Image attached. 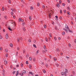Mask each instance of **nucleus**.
Here are the masks:
<instances>
[{"label":"nucleus","instance_id":"f257e3e1","mask_svg":"<svg viewBox=\"0 0 76 76\" xmlns=\"http://www.w3.org/2000/svg\"><path fill=\"white\" fill-rule=\"evenodd\" d=\"M65 71L64 72L65 76H67V75H66V73H68V71H67V69H65Z\"/></svg>","mask_w":76,"mask_h":76},{"label":"nucleus","instance_id":"f03ea898","mask_svg":"<svg viewBox=\"0 0 76 76\" xmlns=\"http://www.w3.org/2000/svg\"><path fill=\"white\" fill-rule=\"evenodd\" d=\"M8 38H9V36H8V33H7L5 35V38H6V39H8Z\"/></svg>","mask_w":76,"mask_h":76},{"label":"nucleus","instance_id":"7ed1b4c3","mask_svg":"<svg viewBox=\"0 0 76 76\" xmlns=\"http://www.w3.org/2000/svg\"><path fill=\"white\" fill-rule=\"evenodd\" d=\"M42 52H43V53H47V50H43L42 51Z\"/></svg>","mask_w":76,"mask_h":76},{"label":"nucleus","instance_id":"20e7f679","mask_svg":"<svg viewBox=\"0 0 76 76\" xmlns=\"http://www.w3.org/2000/svg\"><path fill=\"white\" fill-rule=\"evenodd\" d=\"M43 48H44V50H47V48H46V46L45 45H44Z\"/></svg>","mask_w":76,"mask_h":76},{"label":"nucleus","instance_id":"39448f33","mask_svg":"<svg viewBox=\"0 0 76 76\" xmlns=\"http://www.w3.org/2000/svg\"><path fill=\"white\" fill-rule=\"evenodd\" d=\"M11 10H12V11H13V12H16V10H15V9H13L12 8L11 9Z\"/></svg>","mask_w":76,"mask_h":76},{"label":"nucleus","instance_id":"423d86ee","mask_svg":"<svg viewBox=\"0 0 76 76\" xmlns=\"http://www.w3.org/2000/svg\"><path fill=\"white\" fill-rule=\"evenodd\" d=\"M56 6L57 7H58L59 8L60 7V4H59V3H58L57 4H56Z\"/></svg>","mask_w":76,"mask_h":76},{"label":"nucleus","instance_id":"0eeeda50","mask_svg":"<svg viewBox=\"0 0 76 76\" xmlns=\"http://www.w3.org/2000/svg\"><path fill=\"white\" fill-rule=\"evenodd\" d=\"M22 73H26V71L25 70H23L22 72Z\"/></svg>","mask_w":76,"mask_h":76},{"label":"nucleus","instance_id":"6e6552de","mask_svg":"<svg viewBox=\"0 0 76 76\" xmlns=\"http://www.w3.org/2000/svg\"><path fill=\"white\" fill-rule=\"evenodd\" d=\"M65 28L67 29H69V26H67V25H66L65 26Z\"/></svg>","mask_w":76,"mask_h":76},{"label":"nucleus","instance_id":"1a4fd4ad","mask_svg":"<svg viewBox=\"0 0 76 76\" xmlns=\"http://www.w3.org/2000/svg\"><path fill=\"white\" fill-rule=\"evenodd\" d=\"M4 62L5 64H7V61L6 60H5Z\"/></svg>","mask_w":76,"mask_h":76},{"label":"nucleus","instance_id":"9d476101","mask_svg":"<svg viewBox=\"0 0 76 76\" xmlns=\"http://www.w3.org/2000/svg\"><path fill=\"white\" fill-rule=\"evenodd\" d=\"M29 74H31V75H34V74L33 73H32V72H29Z\"/></svg>","mask_w":76,"mask_h":76},{"label":"nucleus","instance_id":"9b49d317","mask_svg":"<svg viewBox=\"0 0 76 76\" xmlns=\"http://www.w3.org/2000/svg\"><path fill=\"white\" fill-rule=\"evenodd\" d=\"M64 29L65 31H66V33H67V32H68L67 30L66 29V28H64Z\"/></svg>","mask_w":76,"mask_h":76},{"label":"nucleus","instance_id":"f8f14e48","mask_svg":"<svg viewBox=\"0 0 76 76\" xmlns=\"http://www.w3.org/2000/svg\"><path fill=\"white\" fill-rule=\"evenodd\" d=\"M62 35H65V32H64V31L62 32Z\"/></svg>","mask_w":76,"mask_h":76},{"label":"nucleus","instance_id":"ddd939ff","mask_svg":"<svg viewBox=\"0 0 76 76\" xmlns=\"http://www.w3.org/2000/svg\"><path fill=\"white\" fill-rule=\"evenodd\" d=\"M10 46L11 47H13V44H10Z\"/></svg>","mask_w":76,"mask_h":76},{"label":"nucleus","instance_id":"4468645a","mask_svg":"<svg viewBox=\"0 0 76 76\" xmlns=\"http://www.w3.org/2000/svg\"><path fill=\"white\" fill-rule=\"evenodd\" d=\"M8 29L10 30V31H12V30L11 29V28H10L9 27H8Z\"/></svg>","mask_w":76,"mask_h":76},{"label":"nucleus","instance_id":"2eb2a0df","mask_svg":"<svg viewBox=\"0 0 76 76\" xmlns=\"http://www.w3.org/2000/svg\"><path fill=\"white\" fill-rule=\"evenodd\" d=\"M45 39L46 41L47 42H48V39H47V37H46Z\"/></svg>","mask_w":76,"mask_h":76},{"label":"nucleus","instance_id":"dca6fc26","mask_svg":"<svg viewBox=\"0 0 76 76\" xmlns=\"http://www.w3.org/2000/svg\"><path fill=\"white\" fill-rule=\"evenodd\" d=\"M19 75H20V76H23V73H20Z\"/></svg>","mask_w":76,"mask_h":76},{"label":"nucleus","instance_id":"f3484780","mask_svg":"<svg viewBox=\"0 0 76 76\" xmlns=\"http://www.w3.org/2000/svg\"><path fill=\"white\" fill-rule=\"evenodd\" d=\"M68 31H69V32H70L71 33L72 32V31H71L70 30V29H68Z\"/></svg>","mask_w":76,"mask_h":76},{"label":"nucleus","instance_id":"a211bd4d","mask_svg":"<svg viewBox=\"0 0 76 76\" xmlns=\"http://www.w3.org/2000/svg\"><path fill=\"white\" fill-rule=\"evenodd\" d=\"M43 72L44 73H46V71H45V70L43 69Z\"/></svg>","mask_w":76,"mask_h":76},{"label":"nucleus","instance_id":"6ab92c4d","mask_svg":"<svg viewBox=\"0 0 76 76\" xmlns=\"http://www.w3.org/2000/svg\"><path fill=\"white\" fill-rule=\"evenodd\" d=\"M2 11H4V7H2Z\"/></svg>","mask_w":76,"mask_h":76},{"label":"nucleus","instance_id":"aec40b11","mask_svg":"<svg viewBox=\"0 0 76 76\" xmlns=\"http://www.w3.org/2000/svg\"><path fill=\"white\" fill-rule=\"evenodd\" d=\"M3 74L5 73V72L4 71V70L3 69L2 70Z\"/></svg>","mask_w":76,"mask_h":76},{"label":"nucleus","instance_id":"412c9836","mask_svg":"<svg viewBox=\"0 0 76 76\" xmlns=\"http://www.w3.org/2000/svg\"><path fill=\"white\" fill-rule=\"evenodd\" d=\"M56 66H57V67H58L59 66V65L57 63L56 64Z\"/></svg>","mask_w":76,"mask_h":76},{"label":"nucleus","instance_id":"4be33fe9","mask_svg":"<svg viewBox=\"0 0 76 76\" xmlns=\"http://www.w3.org/2000/svg\"><path fill=\"white\" fill-rule=\"evenodd\" d=\"M67 10H70V7H68Z\"/></svg>","mask_w":76,"mask_h":76},{"label":"nucleus","instance_id":"5701e85b","mask_svg":"<svg viewBox=\"0 0 76 76\" xmlns=\"http://www.w3.org/2000/svg\"><path fill=\"white\" fill-rule=\"evenodd\" d=\"M11 15H12V16H13V12H11Z\"/></svg>","mask_w":76,"mask_h":76},{"label":"nucleus","instance_id":"b1692460","mask_svg":"<svg viewBox=\"0 0 76 76\" xmlns=\"http://www.w3.org/2000/svg\"><path fill=\"white\" fill-rule=\"evenodd\" d=\"M29 60H30V61H31V60H32V58H31V57H30L29 58Z\"/></svg>","mask_w":76,"mask_h":76},{"label":"nucleus","instance_id":"393cba45","mask_svg":"<svg viewBox=\"0 0 76 76\" xmlns=\"http://www.w3.org/2000/svg\"><path fill=\"white\" fill-rule=\"evenodd\" d=\"M17 75H19V71H18L17 72H16V74Z\"/></svg>","mask_w":76,"mask_h":76},{"label":"nucleus","instance_id":"a878e982","mask_svg":"<svg viewBox=\"0 0 76 76\" xmlns=\"http://www.w3.org/2000/svg\"><path fill=\"white\" fill-rule=\"evenodd\" d=\"M44 28H47V27L46 26V25H44Z\"/></svg>","mask_w":76,"mask_h":76},{"label":"nucleus","instance_id":"bb28decb","mask_svg":"<svg viewBox=\"0 0 76 76\" xmlns=\"http://www.w3.org/2000/svg\"><path fill=\"white\" fill-rule=\"evenodd\" d=\"M3 38V37L1 36H0V39H1Z\"/></svg>","mask_w":76,"mask_h":76},{"label":"nucleus","instance_id":"cd10ccee","mask_svg":"<svg viewBox=\"0 0 76 76\" xmlns=\"http://www.w3.org/2000/svg\"><path fill=\"white\" fill-rule=\"evenodd\" d=\"M60 13H62V10H60Z\"/></svg>","mask_w":76,"mask_h":76},{"label":"nucleus","instance_id":"c85d7f7f","mask_svg":"<svg viewBox=\"0 0 76 76\" xmlns=\"http://www.w3.org/2000/svg\"><path fill=\"white\" fill-rule=\"evenodd\" d=\"M54 61H56V58H54Z\"/></svg>","mask_w":76,"mask_h":76},{"label":"nucleus","instance_id":"c756f323","mask_svg":"<svg viewBox=\"0 0 76 76\" xmlns=\"http://www.w3.org/2000/svg\"><path fill=\"white\" fill-rule=\"evenodd\" d=\"M6 57H8V54H7V53L6 54Z\"/></svg>","mask_w":76,"mask_h":76},{"label":"nucleus","instance_id":"7c9ffc66","mask_svg":"<svg viewBox=\"0 0 76 76\" xmlns=\"http://www.w3.org/2000/svg\"><path fill=\"white\" fill-rule=\"evenodd\" d=\"M19 41H20V39H19V38H18L17 39V41H18V42H19Z\"/></svg>","mask_w":76,"mask_h":76},{"label":"nucleus","instance_id":"2f4dec72","mask_svg":"<svg viewBox=\"0 0 76 76\" xmlns=\"http://www.w3.org/2000/svg\"><path fill=\"white\" fill-rule=\"evenodd\" d=\"M61 75H62V76H64V73H63V72H61Z\"/></svg>","mask_w":76,"mask_h":76},{"label":"nucleus","instance_id":"473e14b6","mask_svg":"<svg viewBox=\"0 0 76 76\" xmlns=\"http://www.w3.org/2000/svg\"><path fill=\"white\" fill-rule=\"evenodd\" d=\"M31 67H32V65H31V64H30L29 65V67L30 69Z\"/></svg>","mask_w":76,"mask_h":76},{"label":"nucleus","instance_id":"72a5a7b5","mask_svg":"<svg viewBox=\"0 0 76 76\" xmlns=\"http://www.w3.org/2000/svg\"><path fill=\"white\" fill-rule=\"evenodd\" d=\"M61 2L62 1L61 0H59V3H60V4H61Z\"/></svg>","mask_w":76,"mask_h":76},{"label":"nucleus","instance_id":"f704fd0d","mask_svg":"<svg viewBox=\"0 0 76 76\" xmlns=\"http://www.w3.org/2000/svg\"><path fill=\"white\" fill-rule=\"evenodd\" d=\"M30 9H31V10H32L33 9H34V8H33V7H30Z\"/></svg>","mask_w":76,"mask_h":76},{"label":"nucleus","instance_id":"c9c22d12","mask_svg":"<svg viewBox=\"0 0 76 76\" xmlns=\"http://www.w3.org/2000/svg\"><path fill=\"white\" fill-rule=\"evenodd\" d=\"M21 19H21V18H19L18 21H19V22H20V21H21Z\"/></svg>","mask_w":76,"mask_h":76},{"label":"nucleus","instance_id":"e433bc0d","mask_svg":"<svg viewBox=\"0 0 76 76\" xmlns=\"http://www.w3.org/2000/svg\"><path fill=\"white\" fill-rule=\"evenodd\" d=\"M20 40H21V41H22V37H20Z\"/></svg>","mask_w":76,"mask_h":76},{"label":"nucleus","instance_id":"4c0bfd02","mask_svg":"<svg viewBox=\"0 0 76 76\" xmlns=\"http://www.w3.org/2000/svg\"><path fill=\"white\" fill-rule=\"evenodd\" d=\"M42 8H43V9L45 8V6L44 5H42Z\"/></svg>","mask_w":76,"mask_h":76},{"label":"nucleus","instance_id":"58836bf2","mask_svg":"<svg viewBox=\"0 0 76 76\" xmlns=\"http://www.w3.org/2000/svg\"><path fill=\"white\" fill-rule=\"evenodd\" d=\"M68 45L69 47H71V45H70V43H69Z\"/></svg>","mask_w":76,"mask_h":76},{"label":"nucleus","instance_id":"ea45409f","mask_svg":"<svg viewBox=\"0 0 76 76\" xmlns=\"http://www.w3.org/2000/svg\"><path fill=\"white\" fill-rule=\"evenodd\" d=\"M5 50L6 51L5 52L6 53L8 52V50H7V49H6V50Z\"/></svg>","mask_w":76,"mask_h":76},{"label":"nucleus","instance_id":"a19ab883","mask_svg":"<svg viewBox=\"0 0 76 76\" xmlns=\"http://www.w3.org/2000/svg\"><path fill=\"white\" fill-rule=\"evenodd\" d=\"M59 50V49H58V48L56 49V51H57V52H58Z\"/></svg>","mask_w":76,"mask_h":76},{"label":"nucleus","instance_id":"79ce46f5","mask_svg":"<svg viewBox=\"0 0 76 76\" xmlns=\"http://www.w3.org/2000/svg\"><path fill=\"white\" fill-rule=\"evenodd\" d=\"M29 19H30V20H31V16H29Z\"/></svg>","mask_w":76,"mask_h":76},{"label":"nucleus","instance_id":"37998d69","mask_svg":"<svg viewBox=\"0 0 76 76\" xmlns=\"http://www.w3.org/2000/svg\"><path fill=\"white\" fill-rule=\"evenodd\" d=\"M19 49H20V48H19V47H18L17 48V50H19Z\"/></svg>","mask_w":76,"mask_h":76},{"label":"nucleus","instance_id":"c03bdc74","mask_svg":"<svg viewBox=\"0 0 76 76\" xmlns=\"http://www.w3.org/2000/svg\"><path fill=\"white\" fill-rule=\"evenodd\" d=\"M16 72L15 71H14L13 72H12V73L14 75V74H15V73Z\"/></svg>","mask_w":76,"mask_h":76},{"label":"nucleus","instance_id":"a18cd8bd","mask_svg":"<svg viewBox=\"0 0 76 76\" xmlns=\"http://www.w3.org/2000/svg\"><path fill=\"white\" fill-rule=\"evenodd\" d=\"M59 18H60V19H62V17L60 16L59 17Z\"/></svg>","mask_w":76,"mask_h":76},{"label":"nucleus","instance_id":"49530a36","mask_svg":"<svg viewBox=\"0 0 76 76\" xmlns=\"http://www.w3.org/2000/svg\"><path fill=\"white\" fill-rule=\"evenodd\" d=\"M23 30L24 31H25V28L24 27L23 28Z\"/></svg>","mask_w":76,"mask_h":76},{"label":"nucleus","instance_id":"de8ad7c7","mask_svg":"<svg viewBox=\"0 0 76 76\" xmlns=\"http://www.w3.org/2000/svg\"><path fill=\"white\" fill-rule=\"evenodd\" d=\"M2 50V48L0 47V51H1Z\"/></svg>","mask_w":76,"mask_h":76},{"label":"nucleus","instance_id":"09e8293b","mask_svg":"<svg viewBox=\"0 0 76 76\" xmlns=\"http://www.w3.org/2000/svg\"><path fill=\"white\" fill-rule=\"evenodd\" d=\"M37 6H39V3H37Z\"/></svg>","mask_w":76,"mask_h":76},{"label":"nucleus","instance_id":"8fccbe9b","mask_svg":"<svg viewBox=\"0 0 76 76\" xmlns=\"http://www.w3.org/2000/svg\"><path fill=\"white\" fill-rule=\"evenodd\" d=\"M67 1L68 3H70V0H67Z\"/></svg>","mask_w":76,"mask_h":76},{"label":"nucleus","instance_id":"3c124183","mask_svg":"<svg viewBox=\"0 0 76 76\" xmlns=\"http://www.w3.org/2000/svg\"><path fill=\"white\" fill-rule=\"evenodd\" d=\"M33 46L34 47H35V48H37V47H36L35 45H34Z\"/></svg>","mask_w":76,"mask_h":76},{"label":"nucleus","instance_id":"603ef678","mask_svg":"<svg viewBox=\"0 0 76 76\" xmlns=\"http://www.w3.org/2000/svg\"><path fill=\"white\" fill-rule=\"evenodd\" d=\"M54 39L55 40H57V38L56 37H54Z\"/></svg>","mask_w":76,"mask_h":76},{"label":"nucleus","instance_id":"864d4df0","mask_svg":"<svg viewBox=\"0 0 76 76\" xmlns=\"http://www.w3.org/2000/svg\"><path fill=\"white\" fill-rule=\"evenodd\" d=\"M46 67H48V64H46Z\"/></svg>","mask_w":76,"mask_h":76},{"label":"nucleus","instance_id":"5fc2aeb1","mask_svg":"<svg viewBox=\"0 0 76 76\" xmlns=\"http://www.w3.org/2000/svg\"><path fill=\"white\" fill-rule=\"evenodd\" d=\"M52 25H54V22H52Z\"/></svg>","mask_w":76,"mask_h":76},{"label":"nucleus","instance_id":"6e6d98bb","mask_svg":"<svg viewBox=\"0 0 76 76\" xmlns=\"http://www.w3.org/2000/svg\"><path fill=\"white\" fill-rule=\"evenodd\" d=\"M1 69H3V65H1Z\"/></svg>","mask_w":76,"mask_h":76},{"label":"nucleus","instance_id":"4d7b16f0","mask_svg":"<svg viewBox=\"0 0 76 76\" xmlns=\"http://www.w3.org/2000/svg\"><path fill=\"white\" fill-rule=\"evenodd\" d=\"M25 22H23V26H24V25H25Z\"/></svg>","mask_w":76,"mask_h":76},{"label":"nucleus","instance_id":"13d9d810","mask_svg":"<svg viewBox=\"0 0 76 76\" xmlns=\"http://www.w3.org/2000/svg\"><path fill=\"white\" fill-rule=\"evenodd\" d=\"M67 14H68V15H70V13H69V12H67Z\"/></svg>","mask_w":76,"mask_h":76},{"label":"nucleus","instance_id":"bf43d9fd","mask_svg":"<svg viewBox=\"0 0 76 76\" xmlns=\"http://www.w3.org/2000/svg\"><path fill=\"white\" fill-rule=\"evenodd\" d=\"M64 13H65L66 12V10H64Z\"/></svg>","mask_w":76,"mask_h":76},{"label":"nucleus","instance_id":"052dcab7","mask_svg":"<svg viewBox=\"0 0 76 76\" xmlns=\"http://www.w3.org/2000/svg\"><path fill=\"white\" fill-rule=\"evenodd\" d=\"M62 5H63V6H65V4L64 3H63L62 4Z\"/></svg>","mask_w":76,"mask_h":76},{"label":"nucleus","instance_id":"680f3d73","mask_svg":"<svg viewBox=\"0 0 76 76\" xmlns=\"http://www.w3.org/2000/svg\"><path fill=\"white\" fill-rule=\"evenodd\" d=\"M4 18H5V19H7V16H5Z\"/></svg>","mask_w":76,"mask_h":76},{"label":"nucleus","instance_id":"e2e57ef3","mask_svg":"<svg viewBox=\"0 0 76 76\" xmlns=\"http://www.w3.org/2000/svg\"><path fill=\"white\" fill-rule=\"evenodd\" d=\"M72 73H73V74L74 75L75 74V71H73V72H72Z\"/></svg>","mask_w":76,"mask_h":76},{"label":"nucleus","instance_id":"0e129e2a","mask_svg":"<svg viewBox=\"0 0 76 76\" xmlns=\"http://www.w3.org/2000/svg\"><path fill=\"white\" fill-rule=\"evenodd\" d=\"M55 18H58V16H57V15H56V16H55Z\"/></svg>","mask_w":76,"mask_h":76},{"label":"nucleus","instance_id":"69168bd1","mask_svg":"<svg viewBox=\"0 0 76 76\" xmlns=\"http://www.w3.org/2000/svg\"><path fill=\"white\" fill-rule=\"evenodd\" d=\"M28 41L29 42H31V41L30 40V39H29V40H28Z\"/></svg>","mask_w":76,"mask_h":76},{"label":"nucleus","instance_id":"338daca9","mask_svg":"<svg viewBox=\"0 0 76 76\" xmlns=\"http://www.w3.org/2000/svg\"><path fill=\"white\" fill-rule=\"evenodd\" d=\"M21 22H23L24 20H23L21 19Z\"/></svg>","mask_w":76,"mask_h":76},{"label":"nucleus","instance_id":"774afa93","mask_svg":"<svg viewBox=\"0 0 76 76\" xmlns=\"http://www.w3.org/2000/svg\"><path fill=\"white\" fill-rule=\"evenodd\" d=\"M74 42H76V39H75V41H74Z\"/></svg>","mask_w":76,"mask_h":76}]
</instances>
